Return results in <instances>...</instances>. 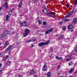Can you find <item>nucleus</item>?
Returning a JSON list of instances; mask_svg holds the SVG:
<instances>
[{"mask_svg":"<svg viewBox=\"0 0 77 77\" xmlns=\"http://www.w3.org/2000/svg\"><path fill=\"white\" fill-rule=\"evenodd\" d=\"M9 33H10V32L6 31L4 32L2 35V37L3 38H5L6 36L8 35H9Z\"/></svg>","mask_w":77,"mask_h":77,"instance_id":"1","label":"nucleus"},{"mask_svg":"<svg viewBox=\"0 0 77 77\" xmlns=\"http://www.w3.org/2000/svg\"><path fill=\"white\" fill-rule=\"evenodd\" d=\"M48 15H49L50 17H52V18H54V17H56L55 14H54V13L53 12L49 13L48 14Z\"/></svg>","mask_w":77,"mask_h":77,"instance_id":"2","label":"nucleus"},{"mask_svg":"<svg viewBox=\"0 0 77 77\" xmlns=\"http://www.w3.org/2000/svg\"><path fill=\"white\" fill-rule=\"evenodd\" d=\"M29 30L27 29H26L25 31V33H23V37H26V36H27L28 34H29Z\"/></svg>","mask_w":77,"mask_h":77,"instance_id":"3","label":"nucleus"},{"mask_svg":"<svg viewBox=\"0 0 77 77\" xmlns=\"http://www.w3.org/2000/svg\"><path fill=\"white\" fill-rule=\"evenodd\" d=\"M43 12L44 13V14H46V15H48V14L49 13H48V11L46 8H45L43 10Z\"/></svg>","mask_w":77,"mask_h":77,"instance_id":"4","label":"nucleus"},{"mask_svg":"<svg viewBox=\"0 0 77 77\" xmlns=\"http://www.w3.org/2000/svg\"><path fill=\"white\" fill-rule=\"evenodd\" d=\"M53 30V29L51 28L49 29L48 30L46 31L45 32V34H48V33H51L52 31Z\"/></svg>","mask_w":77,"mask_h":77,"instance_id":"5","label":"nucleus"},{"mask_svg":"<svg viewBox=\"0 0 77 77\" xmlns=\"http://www.w3.org/2000/svg\"><path fill=\"white\" fill-rule=\"evenodd\" d=\"M20 23V26H23L24 27V26H27V22H25L23 23Z\"/></svg>","mask_w":77,"mask_h":77,"instance_id":"6","label":"nucleus"},{"mask_svg":"<svg viewBox=\"0 0 77 77\" xmlns=\"http://www.w3.org/2000/svg\"><path fill=\"white\" fill-rule=\"evenodd\" d=\"M6 1V2H5V5H4L5 7V9L8 8L9 7V6L8 5V0H4Z\"/></svg>","mask_w":77,"mask_h":77,"instance_id":"7","label":"nucleus"},{"mask_svg":"<svg viewBox=\"0 0 77 77\" xmlns=\"http://www.w3.org/2000/svg\"><path fill=\"white\" fill-rule=\"evenodd\" d=\"M47 65L46 64H44L42 68V70L43 71H45L47 70Z\"/></svg>","mask_w":77,"mask_h":77,"instance_id":"8","label":"nucleus"},{"mask_svg":"<svg viewBox=\"0 0 77 77\" xmlns=\"http://www.w3.org/2000/svg\"><path fill=\"white\" fill-rule=\"evenodd\" d=\"M12 48V45L9 46L8 48L6 49V52H8V51H10V50Z\"/></svg>","mask_w":77,"mask_h":77,"instance_id":"9","label":"nucleus"},{"mask_svg":"<svg viewBox=\"0 0 77 77\" xmlns=\"http://www.w3.org/2000/svg\"><path fill=\"white\" fill-rule=\"evenodd\" d=\"M44 45H45V42H42L38 44V45L39 47H42V46Z\"/></svg>","mask_w":77,"mask_h":77,"instance_id":"10","label":"nucleus"},{"mask_svg":"<svg viewBox=\"0 0 77 77\" xmlns=\"http://www.w3.org/2000/svg\"><path fill=\"white\" fill-rule=\"evenodd\" d=\"M9 44V43L8 42V41H7L5 44V45H4V48H5L6 47H7V46L8 45V44Z\"/></svg>","mask_w":77,"mask_h":77,"instance_id":"11","label":"nucleus"},{"mask_svg":"<svg viewBox=\"0 0 77 77\" xmlns=\"http://www.w3.org/2000/svg\"><path fill=\"white\" fill-rule=\"evenodd\" d=\"M8 57H9V56L6 55L5 57L3 58L2 60L3 61H5V60H6V59L8 58Z\"/></svg>","mask_w":77,"mask_h":77,"instance_id":"12","label":"nucleus"},{"mask_svg":"<svg viewBox=\"0 0 77 77\" xmlns=\"http://www.w3.org/2000/svg\"><path fill=\"white\" fill-rule=\"evenodd\" d=\"M35 38H34V39H32L31 40H27V42H31V41H33L34 42L35 41Z\"/></svg>","mask_w":77,"mask_h":77,"instance_id":"13","label":"nucleus"},{"mask_svg":"<svg viewBox=\"0 0 77 77\" xmlns=\"http://www.w3.org/2000/svg\"><path fill=\"white\" fill-rule=\"evenodd\" d=\"M55 58L57 59H58L59 60H62V58L61 57H59L57 56H56L55 57Z\"/></svg>","mask_w":77,"mask_h":77,"instance_id":"14","label":"nucleus"},{"mask_svg":"<svg viewBox=\"0 0 77 77\" xmlns=\"http://www.w3.org/2000/svg\"><path fill=\"white\" fill-rule=\"evenodd\" d=\"M71 59H72V57L70 56L69 57V58H68L66 60V61L68 62V61H70Z\"/></svg>","mask_w":77,"mask_h":77,"instance_id":"15","label":"nucleus"},{"mask_svg":"<svg viewBox=\"0 0 77 77\" xmlns=\"http://www.w3.org/2000/svg\"><path fill=\"white\" fill-rule=\"evenodd\" d=\"M11 64V61H8V62L6 63V65H10Z\"/></svg>","mask_w":77,"mask_h":77,"instance_id":"16","label":"nucleus"},{"mask_svg":"<svg viewBox=\"0 0 77 77\" xmlns=\"http://www.w3.org/2000/svg\"><path fill=\"white\" fill-rule=\"evenodd\" d=\"M73 28V26L71 24L69 25L68 26V28L69 29H72Z\"/></svg>","mask_w":77,"mask_h":77,"instance_id":"17","label":"nucleus"},{"mask_svg":"<svg viewBox=\"0 0 77 77\" xmlns=\"http://www.w3.org/2000/svg\"><path fill=\"white\" fill-rule=\"evenodd\" d=\"M77 19L76 18H75L74 19L73 21L72 22V23L73 24H74L75 23H77Z\"/></svg>","mask_w":77,"mask_h":77,"instance_id":"18","label":"nucleus"},{"mask_svg":"<svg viewBox=\"0 0 77 77\" xmlns=\"http://www.w3.org/2000/svg\"><path fill=\"white\" fill-rule=\"evenodd\" d=\"M9 15H7L6 16L5 19V20H6V21H9Z\"/></svg>","mask_w":77,"mask_h":77,"instance_id":"19","label":"nucleus"},{"mask_svg":"<svg viewBox=\"0 0 77 77\" xmlns=\"http://www.w3.org/2000/svg\"><path fill=\"white\" fill-rule=\"evenodd\" d=\"M14 11V9H11L9 11L8 14L9 15H11V13L13 12V11Z\"/></svg>","mask_w":77,"mask_h":77,"instance_id":"20","label":"nucleus"},{"mask_svg":"<svg viewBox=\"0 0 77 77\" xmlns=\"http://www.w3.org/2000/svg\"><path fill=\"white\" fill-rule=\"evenodd\" d=\"M47 76H48V77H51V74L50 73V72H48L47 74Z\"/></svg>","mask_w":77,"mask_h":77,"instance_id":"21","label":"nucleus"},{"mask_svg":"<svg viewBox=\"0 0 77 77\" xmlns=\"http://www.w3.org/2000/svg\"><path fill=\"white\" fill-rule=\"evenodd\" d=\"M22 3H23V1H21V2L20 3L19 5V8H21Z\"/></svg>","mask_w":77,"mask_h":77,"instance_id":"22","label":"nucleus"},{"mask_svg":"<svg viewBox=\"0 0 77 77\" xmlns=\"http://www.w3.org/2000/svg\"><path fill=\"white\" fill-rule=\"evenodd\" d=\"M50 42V40H48L45 43V45H48L49 44Z\"/></svg>","mask_w":77,"mask_h":77,"instance_id":"23","label":"nucleus"},{"mask_svg":"<svg viewBox=\"0 0 77 77\" xmlns=\"http://www.w3.org/2000/svg\"><path fill=\"white\" fill-rule=\"evenodd\" d=\"M74 71V69H71L69 72V74H71Z\"/></svg>","mask_w":77,"mask_h":77,"instance_id":"24","label":"nucleus"},{"mask_svg":"<svg viewBox=\"0 0 77 77\" xmlns=\"http://www.w3.org/2000/svg\"><path fill=\"white\" fill-rule=\"evenodd\" d=\"M34 72H35V71L34 70H32L30 73V74H34Z\"/></svg>","mask_w":77,"mask_h":77,"instance_id":"25","label":"nucleus"},{"mask_svg":"<svg viewBox=\"0 0 77 77\" xmlns=\"http://www.w3.org/2000/svg\"><path fill=\"white\" fill-rule=\"evenodd\" d=\"M71 14L70 13H69L66 16L65 18H68L71 15Z\"/></svg>","mask_w":77,"mask_h":77,"instance_id":"26","label":"nucleus"},{"mask_svg":"<svg viewBox=\"0 0 77 77\" xmlns=\"http://www.w3.org/2000/svg\"><path fill=\"white\" fill-rule=\"evenodd\" d=\"M69 19H64V21H65V22H67V21H69Z\"/></svg>","mask_w":77,"mask_h":77,"instance_id":"27","label":"nucleus"},{"mask_svg":"<svg viewBox=\"0 0 77 77\" xmlns=\"http://www.w3.org/2000/svg\"><path fill=\"white\" fill-rule=\"evenodd\" d=\"M4 53H3V52H2L0 54V56H1V57H2V56H3Z\"/></svg>","mask_w":77,"mask_h":77,"instance_id":"28","label":"nucleus"},{"mask_svg":"<svg viewBox=\"0 0 77 77\" xmlns=\"http://www.w3.org/2000/svg\"><path fill=\"white\" fill-rule=\"evenodd\" d=\"M43 24L44 26H45L47 24V22H43Z\"/></svg>","mask_w":77,"mask_h":77,"instance_id":"29","label":"nucleus"},{"mask_svg":"<svg viewBox=\"0 0 77 77\" xmlns=\"http://www.w3.org/2000/svg\"><path fill=\"white\" fill-rule=\"evenodd\" d=\"M38 22L39 24V25L42 24V22H41V20H38Z\"/></svg>","mask_w":77,"mask_h":77,"instance_id":"30","label":"nucleus"},{"mask_svg":"<svg viewBox=\"0 0 77 77\" xmlns=\"http://www.w3.org/2000/svg\"><path fill=\"white\" fill-rule=\"evenodd\" d=\"M62 29L63 31H65V29H66V28H65V26H63Z\"/></svg>","mask_w":77,"mask_h":77,"instance_id":"31","label":"nucleus"},{"mask_svg":"<svg viewBox=\"0 0 77 77\" xmlns=\"http://www.w3.org/2000/svg\"><path fill=\"white\" fill-rule=\"evenodd\" d=\"M72 65V63H69V66H71V65Z\"/></svg>","mask_w":77,"mask_h":77,"instance_id":"32","label":"nucleus"},{"mask_svg":"<svg viewBox=\"0 0 77 77\" xmlns=\"http://www.w3.org/2000/svg\"><path fill=\"white\" fill-rule=\"evenodd\" d=\"M60 65H59L57 67V69H59V68H60Z\"/></svg>","mask_w":77,"mask_h":77,"instance_id":"33","label":"nucleus"},{"mask_svg":"<svg viewBox=\"0 0 77 77\" xmlns=\"http://www.w3.org/2000/svg\"><path fill=\"white\" fill-rule=\"evenodd\" d=\"M63 38V36L61 35L60 36V39H62Z\"/></svg>","mask_w":77,"mask_h":77,"instance_id":"34","label":"nucleus"},{"mask_svg":"<svg viewBox=\"0 0 77 77\" xmlns=\"http://www.w3.org/2000/svg\"><path fill=\"white\" fill-rule=\"evenodd\" d=\"M72 13H73V12L72 11H71L70 12V13H69L70 14H71H71H72Z\"/></svg>","mask_w":77,"mask_h":77,"instance_id":"35","label":"nucleus"},{"mask_svg":"<svg viewBox=\"0 0 77 77\" xmlns=\"http://www.w3.org/2000/svg\"><path fill=\"white\" fill-rule=\"evenodd\" d=\"M33 2H34V3H35L37 1V0H33Z\"/></svg>","mask_w":77,"mask_h":77,"instance_id":"36","label":"nucleus"},{"mask_svg":"<svg viewBox=\"0 0 77 77\" xmlns=\"http://www.w3.org/2000/svg\"><path fill=\"white\" fill-rule=\"evenodd\" d=\"M75 51V52H76V53H77V46L76 47Z\"/></svg>","mask_w":77,"mask_h":77,"instance_id":"37","label":"nucleus"},{"mask_svg":"<svg viewBox=\"0 0 77 77\" xmlns=\"http://www.w3.org/2000/svg\"><path fill=\"white\" fill-rule=\"evenodd\" d=\"M59 24H60V25H62V24L63 23L62 22H60L59 23Z\"/></svg>","mask_w":77,"mask_h":77,"instance_id":"38","label":"nucleus"},{"mask_svg":"<svg viewBox=\"0 0 77 77\" xmlns=\"http://www.w3.org/2000/svg\"><path fill=\"white\" fill-rule=\"evenodd\" d=\"M51 52H52L53 51V49H51L50 50Z\"/></svg>","mask_w":77,"mask_h":77,"instance_id":"39","label":"nucleus"},{"mask_svg":"<svg viewBox=\"0 0 77 77\" xmlns=\"http://www.w3.org/2000/svg\"><path fill=\"white\" fill-rule=\"evenodd\" d=\"M2 66V63H0V68Z\"/></svg>","mask_w":77,"mask_h":77,"instance_id":"40","label":"nucleus"},{"mask_svg":"<svg viewBox=\"0 0 77 77\" xmlns=\"http://www.w3.org/2000/svg\"><path fill=\"white\" fill-rule=\"evenodd\" d=\"M75 5H77V0H76V1L75 2Z\"/></svg>","mask_w":77,"mask_h":77,"instance_id":"41","label":"nucleus"},{"mask_svg":"<svg viewBox=\"0 0 77 77\" xmlns=\"http://www.w3.org/2000/svg\"><path fill=\"white\" fill-rule=\"evenodd\" d=\"M66 7H67V8H69V5H66Z\"/></svg>","mask_w":77,"mask_h":77,"instance_id":"42","label":"nucleus"},{"mask_svg":"<svg viewBox=\"0 0 77 77\" xmlns=\"http://www.w3.org/2000/svg\"><path fill=\"white\" fill-rule=\"evenodd\" d=\"M2 7H1L0 8V11H1V10H2Z\"/></svg>","mask_w":77,"mask_h":77,"instance_id":"43","label":"nucleus"},{"mask_svg":"<svg viewBox=\"0 0 77 77\" xmlns=\"http://www.w3.org/2000/svg\"><path fill=\"white\" fill-rule=\"evenodd\" d=\"M34 77H38V76L36 75H34Z\"/></svg>","mask_w":77,"mask_h":77,"instance_id":"44","label":"nucleus"},{"mask_svg":"<svg viewBox=\"0 0 77 77\" xmlns=\"http://www.w3.org/2000/svg\"><path fill=\"white\" fill-rule=\"evenodd\" d=\"M33 47V45H32L31 46V47Z\"/></svg>","mask_w":77,"mask_h":77,"instance_id":"45","label":"nucleus"},{"mask_svg":"<svg viewBox=\"0 0 77 77\" xmlns=\"http://www.w3.org/2000/svg\"><path fill=\"white\" fill-rule=\"evenodd\" d=\"M19 77H23V76H22V75H20Z\"/></svg>","mask_w":77,"mask_h":77,"instance_id":"46","label":"nucleus"},{"mask_svg":"<svg viewBox=\"0 0 77 77\" xmlns=\"http://www.w3.org/2000/svg\"><path fill=\"white\" fill-rule=\"evenodd\" d=\"M71 32H73V31H74V30H71Z\"/></svg>","mask_w":77,"mask_h":77,"instance_id":"47","label":"nucleus"},{"mask_svg":"<svg viewBox=\"0 0 77 77\" xmlns=\"http://www.w3.org/2000/svg\"><path fill=\"white\" fill-rule=\"evenodd\" d=\"M2 71V70H0V74L1 73V72Z\"/></svg>","mask_w":77,"mask_h":77,"instance_id":"48","label":"nucleus"},{"mask_svg":"<svg viewBox=\"0 0 77 77\" xmlns=\"http://www.w3.org/2000/svg\"><path fill=\"white\" fill-rule=\"evenodd\" d=\"M72 54V53H71V55H72V54Z\"/></svg>","mask_w":77,"mask_h":77,"instance_id":"49","label":"nucleus"},{"mask_svg":"<svg viewBox=\"0 0 77 77\" xmlns=\"http://www.w3.org/2000/svg\"><path fill=\"white\" fill-rule=\"evenodd\" d=\"M55 36H58V35H55Z\"/></svg>","mask_w":77,"mask_h":77,"instance_id":"50","label":"nucleus"},{"mask_svg":"<svg viewBox=\"0 0 77 77\" xmlns=\"http://www.w3.org/2000/svg\"><path fill=\"white\" fill-rule=\"evenodd\" d=\"M2 45L1 43H0V45Z\"/></svg>","mask_w":77,"mask_h":77,"instance_id":"51","label":"nucleus"},{"mask_svg":"<svg viewBox=\"0 0 77 77\" xmlns=\"http://www.w3.org/2000/svg\"><path fill=\"white\" fill-rule=\"evenodd\" d=\"M13 34L15 33V32H13Z\"/></svg>","mask_w":77,"mask_h":77,"instance_id":"52","label":"nucleus"},{"mask_svg":"<svg viewBox=\"0 0 77 77\" xmlns=\"http://www.w3.org/2000/svg\"><path fill=\"white\" fill-rule=\"evenodd\" d=\"M59 74V75H60V74H61V73H60V74Z\"/></svg>","mask_w":77,"mask_h":77,"instance_id":"53","label":"nucleus"},{"mask_svg":"<svg viewBox=\"0 0 77 77\" xmlns=\"http://www.w3.org/2000/svg\"><path fill=\"white\" fill-rule=\"evenodd\" d=\"M20 0H17V1H20Z\"/></svg>","mask_w":77,"mask_h":77,"instance_id":"54","label":"nucleus"},{"mask_svg":"<svg viewBox=\"0 0 77 77\" xmlns=\"http://www.w3.org/2000/svg\"><path fill=\"white\" fill-rule=\"evenodd\" d=\"M24 24V25H25V24Z\"/></svg>","mask_w":77,"mask_h":77,"instance_id":"55","label":"nucleus"},{"mask_svg":"<svg viewBox=\"0 0 77 77\" xmlns=\"http://www.w3.org/2000/svg\"><path fill=\"white\" fill-rule=\"evenodd\" d=\"M12 57L13 58V57Z\"/></svg>","mask_w":77,"mask_h":77,"instance_id":"56","label":"nucleus"},{"mask_svg":"<svg viewBox=\"0 0 77 77\" xmlns=\"http://www.w3.org/2000/svg\"><path fill=\"white\" fill-rule=\"evenodd\" d=\"M0 48H1V47L0 46Z\"/></svg>","mask_w":77,"mask_h":77,"instance_id":"57","label":"nucleus"},{"mask_svg":"<svg viewBox=\"0 0 77 77\" xmlns=\"http://www.w3.org/2000/svg\"><path fill=\"white\" fill-rule=\"evenodd\" d=\"M20 16H21V15H20Z\"/></svg>","mask_w":77,"mask_h":77,"instance_id":"58","label":"nucleus"}]
</instances>
